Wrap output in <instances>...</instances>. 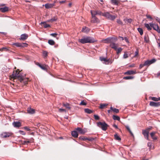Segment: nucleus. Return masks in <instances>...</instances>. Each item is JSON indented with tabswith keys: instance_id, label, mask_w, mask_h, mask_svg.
Wrapping results in <instances>:
<instances>
[{
	"instance_id": "473e14b6",
	"label": "nucleus",
	"mask_w": 160,
	"mask_h": 160,
	"mask_svg": "<svg viewBox=\"0 0 160 160\" xmlns=\"http://www.w3.org/2000/svg\"><path fill=\"white\" fill-rule=\"evenodd\" d=\"M124 21L126 23H131L132 22V19L130 18H126L124 20Z\"/></svg>"
},
{
	"instance_id": "5701e85b",
	"label": "nucleus",
	"mask_w": 160,
	"mask_h": 160,
	"mask_svg": "<svg viewBox=\"0 0 160 160\" xmlns=\"http://www.w3.org/2000/svg\"><path fill=\"white\" fill-rule=\"evenodd\" d=\"M156 133V132H151L150 133V135H151V138H152L154 140H156L157 139V138L155 136V134Z\"/></svg>"
},
{
	"instance_id": "79ce46f5",
	"label": "nucleus",
	"mask_w": 160,
	"mask_h": 160,
	"mask_svg": "<svg viewBox=\"0 0 160 160\" xmlns=\"http://www.w3.org/2000/svg\"><path fill=\"white\" fill-rule=\"evenodd\" d=\"M113 119L114 120H117L118 121H119L120 120V118L119 117L117 116L113 115Z\"/></svg>"
},
{
	"instance_id": "49530a36",
	"label": "nucleus",
	"mask_w": 160,
	"mask_h": 160,
	"mask_svg": "<svg viewBox=\"0 0 160 160\" xmlns=\"http://www.w3.org/2000/svg\"><path fill=\"white\" fill-rule=\"evenodd\" d=\"M144 63V65H145V66L149 65H150L151 64L149 60L146 61H145Z\"/></svg>"
},
{
	"instance_id": "aec40b11",
	"label": "nucleus",
	"mask_w": 160,
	"mask_h": 160,
	"mask_svg": "<svg viewBox=\"0 0 160 160\" xmlns=\"http://www.w3.org/2000/svg\"><path fill=\"white\" fill-rule=\"evenodd\" d=\"M8 8L7 7H5L0 8V11L2 12H8Z\"/></svg>"
},
{
	"instance_id": "72a5a7b5",
	"label": "nucleus",
	"mask_w": 160,
	"mask_h": 160,
	"mask_svg": "<svg viewBox=\"0 0 160 160\" xmlns=\"http://www.w3.org/2000/svg\"><path fill=\"white\" fill-rule=\"evenodd\" d=\"M114 137L115 139L118 140L120 141L121 140V138L119 137V136L117 134H116L114 135Z\"/></svg>"
},
{
	"instance_id": "680f3d73",
	"label": "nucleus",
	"mask_w": 160,
	"mask_h": 160,
	"mask_svg": "<svg viewBox=\"0 0 160 160\" xmlns=\"http://www.w3.org/2000/svg\"><path fill=\"white\" fill-rule=\"evenodd\" d=\"M145 66V65H144V63L143 64H140L139 67V69H141L143 67H144Z\"/></svg>"
},
{
	"instance_id": "bf43d9fd",
	"label": "nucleus",
	"mask_w": 160,
	"mask_h": 160,
	"mask_svg": "<svg viewBox=\"0 0 160 160\" xmlns=\"http://www.w3.org/2000/svg\"><path fill=\"white\" fill-rule=\"evenodd\" d=\"M80 105H86V103L85 102L83 101H82L80 103Z\"/></svg>"
},
{
	"instance_id": "a18cd8bd",
	"label": "nucleus",
	"mask_w": 160,
	"mask_h": 160,
	"mask_svg": "<svg viewBox=\"0 0 160 160\" xmlns=\"http://www.w3.org/2000/svg\"><path fill=\"white\" fill-rule=\"evenodd\" d=\"M122 50V49L121 48H119L118 49L117 48V50H116L117 51V54H119L120 53Z\"/></svg>"
},
{
	"instance_id": "6e6d98bb",
	"label": "nucleus",
	"mask_w": 160,
	"mask_h": 160,
	"mask_svg": "<svg viewBox=\"0 0 160 160\" xmlns=\"http://www.w3.org/2000/svg\"><path fill=\"white\" fill-rule=\"evenodd\" d=\"M50 35L53 37H56L57 35H58V34L57 33H53L50 34Z\"/></svg>"
},
{
	"instance_id": "c9c22d12",
	"label": "nucleus",
	"mask_w": 160,
	"mask_h": 160,
	"mask_svg": "<svg viewBox=\"0 0 160 160\" xmlns=\"http://www.w3.org/2000/svg\"><path fill=\"white\" fill-rule=\"evenodd\" d=\"M134 78V77L132 76L124 77L123 79L125 80L132 79Z\"/></svg>"
},
{
	"instance_id": "7c9ffc66",
	"label": "nucleus",
	"mask_w": 160,
	"mask_h": 160,
	"mask_svg": "<svg viewBox=\"0 0 160 160\" xmlns=\"http://www.w3.org/2000/svg\"><path fill=\"white\" fill-rule=\"evenodd\" d=\"M110 108L111 110L116 113H118L119 112V110L118 109L116 108H113L112 107H111Z\"/></svg>"
},
{
	"instance_id": "a19ab883",
	"label": "nucleus",
	"mask_w": 160,
	"mask_h": 160,
	"mask_svg": "<svg viewBox=\"0 0 160 160\" xmlns=\"http://www.w3.org/2000/svg\"><path fill=\"white\" fill-rule=\"evenodd\" d=\"M149 99H151L152 100L155 101H158V98H157L155 97H149Z\"/></svg>"
},
{
	"instance_id": "2eb2a0df",
	"label": "nucleus",
	"mask_w": 160,
	"mask_h": 160,
	"mask_svg": "<svg viewBox=\"0 0 160 160\" xmlns=\"http://www.w3.org/2000/svg\"><path fill=\"white\" fill-rule=\"evenodd\" d=\"M90 31V29L86 27H83L81 31L82 32L87 33Z\"/></svg>"
},
{
	"instance_id": "f257e3e1",
	"label": "nucleus",
	"mask_w": 160,
	"mask_h": 160,
	"mask_svg": "<svg viewBox=\"0 0 160 160\" xmlns=\"http://www.w3.org/2000/svg\"><path fill=\"white\" fill-rule=\"evenodd\" d=\"M20 71L18 69L15 71H14L13 73L10 76L11 78L14 79H18L20 82L23 83L25 85L28 83V78L24 79L22 76L19 75Z\"/></svg>"
},
{
	"instance_id": "ddd939ff",
	"label": "nucleus",
	"mask_w": 160,
	"mask_h": 160,
	"mask_svg": "<svg viewBox=\"0 0 160 160\" xmlns=\"http://www.w3.org/2000/svg\"><path fill=\"white\" fill-rule=\"evenodd\" d=\"M14 127L16 128H18L21 126V123L18 122H14L12 123Z\"/></svg>"
},
{
	"instance_id": "9b49d317",
	"label": "nucleus",
	"mask_w": 160,
	"mask_h": 160,
	"mask_svg": "<svg viewBox=\"0 0 160 160\" xmlns=\"http://www.w3.org/2000/svg\"><path fill=\"white\" fill-rule=\"evenodd\" d=\"M114 40L115 39H113L112 42L110 43V47L115 50H117V45L114 42Z\"/></svg>"
},
{
	"instance_id": "f8f14e48",
	"label": "nucleus",
	"mask_w": 160,
	"mask_h": 160,
	"mask_svg": "<svg viewBox=\"0 0 160 160\" xmlns=\"http://www.w3.org/2000/svg\"><path fill=\"white\" fill-rule=\"evenodd\" d=\"M113 39H115L112 38H109L103 40L102 42L106 43H110L112 42Z\"/></svg>"
},
{
	"instance_id": "1a4fd4ad",
	"label": "nucleus",
	"mask_w": 160,
	"mask_h": 160,
	"mask_svg": "<svg viewBox=\"0 0 160 160\" xmlns=\"http://www.w3.org/2000/svg\"><path fill=\"white\" fill-rule=\"evenodd\" d=\"M149 105L152 107H158L160 106V102H150L149 103Z\"/></svg>"
},
{
	"instance_id": "37998d69",
	"label": "nucleus",
	"mask_w": 160,
	"mask_h": 160,
	"mask_svg": "<svg viewBox=\"0 0 160 160\" xmlns=\"http://www.w3.org/2000/svg\"><path fill=\"white\" fill-rule=\"evenodd\" d=\"M125 127H126V128H127V130L129 132V133H130L131 135L132 136H133V134L132 132V131H131V130H130V128L129 127V126H125Z\"/></svg>"
},
{
	"instance_id": "4d7b16f0",
	"label": "nucleus",
	"mask_w": 160,
	"mask_h": 160,
	"mask_svg": "<svg viewBox=\"0 0 160 160\" xmlns=\"http://www.w3.org/2000/svg\"><path fill=\"white\" fill-rule=\"evenodd\" d=\"M59 111L60 112H66V111L65 109L60 108V109H59Z\"/></svg>"
},
{
	"instance_id": "a211bd4d",
	"label": "nucleus",
	"mask_w": 160,
	"mask_h": 160,
	"mask_svg": "<svg viewBox=\"0 0 160 160\" xmlns=\"http://www.w3.org/2000/svg\"><path fill=\"white\" fill-rule=\"evenodd\" d=\"M137 73L136 71L128 70L124 73L125 75H132L134 74Z\"/></svg>"
},
{
	"instance_id": "20e7f679",
	"label": "nucleus",
	"mask_w": 160,
	"mask_h": 160,
	"mask_svg": "<svg viewBox=\"0 0 160 160\" xmlns=\"http://www.w3.org/2000/svg\"><path fill=\"white\" fill-rule=\"evenodd\" d=\"M97 125L98 127L101 128L104 131H106L108 127V125L105 122H98L97 123Z\"/></svg>"
},
{
	"instance_id": "603ef678",
	"label": "nucleus",
	"mask_w": 160,
	"mask_h": 160,
	"mask_svg": "<svg viewBox=\"0 0 160 160\" xmlns=\"http://www.w3.org/2000/svg\"><path fill=\"white\" fill-rule=\"evenodd\" d=\"M149 61H150L151 64H152L155 62L156 61V60L155 59L153 58Z\"/></svg>"
},
{
	"instance_id": "412c9836",
	"label": "nucleus",
	"mask_w": 160,
	"mask_h": 160,
	"mask_svg": "<svg viewBox=\"0 0 160 160\" xmlns=\"http://www.w3.org/2000/svg\"><path fill=\"white\" fill-rule=\"evenodd\" d=\"M28 37V35L26 34H23L21 35L20 39L25 40Z\"/></svg>"
},
{
	"instance_id": "ea45409f",
	"label": "nucleus",
	"mask_w": 160,
	"mask_h": 160,
	"mask_svg": "<svg viewBox=\"0 0 160 160\" xmlns=\"http://www.w3.org/2000/svg\"><path fill=\"white\" fill-rule=\"evenodd\" d=\"M91 14L92 15V17L95 16L97 15L96 11H91Z\"/></svg>"
},
{
	"instance_id": "39448f33",
	"label": "nucleus",
	"mask_w": 160,
	"mask_h": 160,
	"mask_svg": "<svg viewBox=\"0 0 160 160\" xmlns=\"http://www.w3.org/2000/svg\"><path fill=\"white\" fill-rule=\"evenodd\" d=\"M100 60L101 61L103 62V63L105 64H111L113 61V60H112L110 59H107L105 58L102 57L100 58Z\"/></svg>"
},
{
	"instance_id": "4be33fe9",
	"label": "nucleus",
	"mask_w": 160,
	"mask_h": 160,
	"mask_svg": "<svg viewBox=\"0 0 160 160\" xmlns=\"http://www.w3.org/2000/svg\"><path fill=\"white\" fill-rule=\"evenodd\" d=\"M111 2L112 4L116 5H118L120 4V1L119 0H111Z\"/></svg>"
},
{
	"instance_id": "de8ad7c7",
	"label": "nucleus",
	"mask_w": 160,
	"mask_h": 160,
	"mask_svg": "<svg viewBox=\"0 0 160 160\" xmlns=\"http://www.w3.org/2000/svg\"><path fill=\"white\" fill-rule=\"evenodd\" d=\"M51 19V21H52V22L54 21H57L58 19V18H57V17L56 16V17H54L52 18V19Z\"/></svg>"
},
{
	"instance_id": "b1692460",
	"label": "nucleus",
	"mask_w": 160,
	"mask_h": 160,
	"mask_svg": "<svg viewBox=\"0 0 160 160\" xmlns=\"http://www.w3.org/2000/svg\"><path fill=\"white\" fill-rule=\"evenodd\" d=\"M38 66H39L43 70H46L47 69V66L46 65H41L40 63H38Z\"/></svg>"
},
{
	"instance_id": "cd10ccee",
	"label": "nucleus",
	"mask_w": 160,
	"mask_h": 160,
	"mask_svg": "<svg viewBox=\"0 0 160 160\" xmlns=\"http://www.w3.org/2000/svg\"><path fill=\"white\" fill-rule=\"evenodd\" d=\"M41 24H43V26L45 28H46L48 27H50V26L49 24H47L46 23V22H41Z\"/></svg>"
},
{
	"instance_id": "c85d7f7f",
	"label": "nucleus",
	"mask_w": 160,
	"mask_h": 160,
	"mask_svg": "<svg viewBox=\"0 0 160 160\" xmlns=\"http://www.w3.org/2000/svg\"><path fill=\"white\" fill-rule=\"evenodd\" d=\"M63 106L67 108L68 110H70L71 107L70 106V105L67 103L63 104Z\"/></svg>"
},
{
	"instance_id": "e433bc0d",
	"label": "nucleus",
	"mask_w": 160,
	"mask_h": 160,
	"mask_svg": "<svg viewBox=\"0 0 160 160\" xmlns=\"http://www.w3.org/2000/svg\"><path fill=\"white\" fill-rule=\"evenodd\" d=\"M84 111L85 112L88 114H90L92 112V111L91 110L88 108L85 109Z\"/></svg>"
},
{
	"instance_id": "7ed1b4c3",
	"label": "nucleus",
	"mask_w": 160,
	"mask_h": 160,
	"mask_svg": "<svg viewBox=\"0 0 160 160\" xmlns=\"http://www.w3.org/2000/svg\"><path fill=\"white\" fill-rule=\"evenodd\" d=\"M13 133L11 132H3L0 134V137L2 138H7L12 137Z\"/></svg>"
},
{
	"instance_id": "c756f323",
	"label": "nucleus",
	"mask_w": 160,
	"mask_h": 160,
	"mask_svg": "<svg viewBox=\"0 0 160 160\" xmlns=\"http://www.w3.org/2000/svg\"><path fill=\"white\" fill-rule=\"evenodd\" d=\"M108 105V104H100L99 108L100 109H102L105 108Z\"/></svg>"
},
{
	"instance_id": "774afa93",
	"label": "nucleus",
	"mask_w": 160,
	"mask_h": 160,
	"mask_svg": "<svg viewBox=\"0 0 160 160\" xmlns=\"http://www.w3.org/2000/svg\"><path fill=\"white\" fill-rule=\"evenodd\" d=\"M151 144H152L151 142H148V147L150 148L151 147Z\"/></svg>"
},
{
	"instance_id": "a878e982",
	"label": "nucleus",
	"mask_w": 160,
	"mask_h": 160,
	"mask_svg": "<svg viewBox=\"0 0 160 160\" xmlns=\"http://www.w3.org/2000/svg\"><path fill=\"white\" fill-rule=\"evenodd\" d=\"M144 41L146 43H148L149 42V38L148 35L146 34L144 37Z\"/></svg>"
},
{
	"instance_id": "13d9d810",
	"label": "nucleus",
	"mask_w": 160,
	"mask_h": 160,
	"mask_svg": "<svg viewBox=\"0 0 160 160\" xmlns=\"http://www.w3.org/2000/svg\"><path fill=\"white\" fill-rule=\"evenodd\" d=\"M80 138L83 140H84V141H85L87 140H88V138H86L85 137H81V138Z\"/></svg>"
},
{
	"instance_id": "052dcab7",
	"label": "nucleus",
	"mask_w": 160,
	"mask_h": 160,
	"mask_svg": "<svg viewBox=\"0 0 160 160\" xmlns=\"http://www.w3.org/2000/svg\"><path fill=\"white\" fill-rule=\"evenodd\" d=\"M97 12V14H98L99 15H102V13L101 11H96Z\"/></svg>"
},
{
	"instance_id": "f3484780",
	"label": "nucleus",
	"mask_w": 160,
	"mask_h": 160,
	"mask_svg": "<svg viewBox=\"0 0 160 160\" xmlns=\"http://www.w3.org/2000/svg\"><path fill=\"white\" fill-rule=\"evenodd\" d=\"M28 113L30 114H33L35 113V110L32 108L31 107H28L27 109Z\"/></svg>"
},
{
	"instance_id": "dca6fc26",
	"label": "nucleus",
	"mask_w": 160,
	"mask_h": 160,
	"mask_svg": "<svg viewBox=\"0 0 160 160\" xmlns=\"http://www.w3.org/2000/svg\"><path fill=\"white\" fill-rule=\"evenodd\" d=\"M76 130L78 131L81 134H84L86 132V131L80 128H78L76 129Z\"/></svg>"
},
{
	"instance_id": "6e6552de",
	"label": "nucleus",
	"mask_w": 160,
	"mask_h": 160,
	"mask_svg": "<svg viewBox=\"0 0 160 160\" xmlns=\"http://www.w3.org/2000/svg\"><path fill=\"white\" fill-rule=\"evenodd\" d=\"M150 26L155 30L158 33L160 32V30L158 24H153L152 23H150Z\"/></svg>"
},
{
	"instance_id": "3c124183",
	"label": "nucleus",
	"mask_w": 160,
	"mask_h": 160,
	"mask_svg": "<svg viewBox=\"0 0 160 160\" xmlns=\"http://www.w3.org/2000/svg\"><path fill=\"white\" fill-rule=\"evenodd\" d=\"M128 55L127 52H125L123 55V58H126L128 57Z\"/></svg>"
},
{
	"instance_id": "4c0bfd02",
	"label": "nucleus",
	"mask_w": 160,
	"mask_h": 160,
	"mask_svg": "<svg viewBox=\"0 0 160 160\" xmlns=\"http://www.w3.org/2000/svg\"><path fill=\"white\" fill-rule=\"evenodd\" d=\"M27 144L28 143H30L33 142V139L32 138H31L30 139H27L26 140Z\"/></svg>"
},
{
	"instance_id": "423d86ee",
	"label": "nucleus",
	"mask_w": 160,
	"mask_h": 160,
	"mask_svg": "<svg viewBox=\"0 0 160 160\" xmlns=\"http://www.w3.org/2000/svg\"><path fill=\"white\" fill-rule=\"evenodd\" d=\"M102 15L112 20H114L116 18V17L115 16L110 14L108 12L102 13Z\"/></svg>"
},
{
	"instance_id": "864d4df0",
	"label": "nucleus",
	"mask_w": 160,
	"mask_h": 160,
	"mask_svg": "<svg viewBox=\"0 0 160 160\" xmlns=\"http://www.w3.org/2000/svg\"><path fill=\"white\" fill-rule=\"evenodd\" d=\"M94 118L96 120H98L99 119V117L97 115H94Z\"/></svg>"
},
{
	"instance_id": "5fc2aeb1",
	"label": "nucleus",
	"mask_w": 160,
	"mask_h": 160,
	"mask_svg": "<svg viewBox=\"0 0 160 160\" xmlns=\"http://www.w3.org/2000/svg\"><path fill=\"white\" fill-rule=\"evenodd\" d=\"M24 128L27 131H31V129L30 128H28L27 127H24Z\"/></svg>"
},
{
	"instance_id": "393cba45",
	"label": "nucleus",
	"mask_w": 160,
	"mask_h": 160,
	"mask_svg": "<svg viewBox=\"0 0 160 160\" xmlns=\"http://www.w3.org/2000/svg\"><path fill=\"white\" fill-rule=\"evenodd\" d=\"M72 136L74 138H77L78 136V132L76 131H72Z\"/></svg>"
},
{
	"instance_id": "6ab92c4d",
	"label": "nucleus",
	"mask_w": 160,
	"mask_h": 160,
	"mask_svg": "<svg viewBox=\"0 0 160 160\" xmlns=\"http://www.w3.org/2000/svg\"><path fill=\"white\" fill-rule=\"evenodd\" d=\"M142 134L144 135V136L145 138L147 139H148V134L149 133L148 131H146L145 130H142Z\"/></svg>"
},
{
	"instance_id": "c03bdc74",
	"label": "nucleus",
	"mask_w": 160,
	"mask_h": 160,
	"mask_svg": "<svg viewBox=\"0 0 160 160\" xmlns=\"http://www.w3.org/2000/svg\"><path fill=\"white\" fill-rule=\"evenodd\" d=\"M48 52L46 51L43 52V55L44 58H46L48 56Z\"/></svg>"
},
{
	"instance_id": "69168bd1",
	"label": "nucleus",
	"mask_w": 160,
	"mask_h": 160,
	"mask_svg": "<svg viewBox=\"0 0 160 160\" xmlns=\"http://www.w3.org/2000/svg\"><path fill=\"white\" fill-rule=\"evenodd\" d=\"M124 40L127 42L128 43H129V41L128 40V38L127 37L124 38Z\"/></svg>"
},
{
	"instance_id": "4468645a",
	"label": "nucleus",
	"mask_w": 160,
	"mask_h": 160,
	"mask_svg": "<svg viewBox=\"0 0 160 160\" xmlns=\"http://www.w3.org/2000/svg\"><path fill=\"white\" fill-rule=\"evenodd\" d=\"M91 22L92 23H98L99 22V20L95 16L92 17Z\"/></svg>"
},
{
	"instance_id": "8fccbe9b",
	"label": "nucleus",
	"mask_w": 160,
	"mask_h": 160,
	"mask_svg": "<svg viewBox=\"0 0 160 160\" xmlns=\"http://www.w3.org/2000/svg\"><path fill=\"white\" fill-rule=\"evenodd\" d=\"M152 127H150L148 128H146L145 130L147 131H148V132H149V131L152 130Z\"/></svg>"
},
{
	"instance_id": "f03ea898",
	"label": "nucleus",
	"mask_w": 160,
	"mask_h": 160,
	"mask_svg": "<svg viewBox=\"0 0 160 160\" xmlns=\"http://www.w3.org/2000/svg\"><path fill=\"white\" fill-rule=\"evenodd\" d=\"M78 41L82 44L92 43L96 42L93 38L90 37H83L81 39H78Z\"/></svg>"
},
{
	"instance_id": "9d476101",
	"label": "nucleus",
	"mask_w": 160,
	"mask_h": 160,
	"mask_svg": "<svg viewBox=\"0 0 160 160\" xmlns=\"http://www.w3.org/2000/svg\"><path fill=\"white\" fill-rule=\"evenodd\" d=\"M43 6H44L45 8L46 9H49V8H52L54 6H55V3H48L47 4H46L44 5H43Z\"/></svg>"
},
{
	"instance_id": "0eeeda50",
	"label": "nucleus",
	"mask_w": 160,
	"mask_h": 160,
	"mask_svg": "<svg viewBox=\"0 0 160 160\" xmlns=\"http://www.w3.org/2000/svg\"><path fill=\"white\" fill-rule=\"evenodd\" d=\"M12 45V46H15L17 47H20L21 48H23L24 47H26L27 46L28 44L25 43H13Z\"/></svg>"
},
{
	"instance_id": "f704fd0d",
	"label": "nucleus",
	"mask_w": 160,
	"mask_h": 160,
	"mask_svg": "<svg viewBox=\"0 0 160 160\" xmlns=\"http://www.w3.org/2000/svg\"><path fill=\"white\" fill-rule=\"evenodd\" d=\"M10 48L9 47H3V48H1L2 51H9Z\"/></svg>"
},
{
	"instance_id": "bb28decb",
	"label": "nucleus",
	"mask_w": 160,
	"mask_h": 160,
	"mask_svg": "<svg viewBox=\"0 0 160 160\" xmlns=\"http://www.w3.org/2000/svg\"><path fill=\"white\" fill-rule=\"evenodd\" d=\"M144 25L145 27L147 28L148 30L150 31L152 30V27H151L150 24H149L148 23H145Z\"/></svg>"
},
{
	"instance_id": "09e8293b",
	"label": "nucleus",
	"mask_w": 160,
	"mask_h": 160,
	"mask_svg": "<svg viewBox=\"0 0 160 160\" xmlns=\"http://www.w3.org/2000/svg\"><path fill=\"white\" fill-rule=\"evenodd\" d=\"M117 23L120 25H122L123 24V23L119 19H117Z\"/></svg>"
},
{
	"instance_id": "58836bf2",
	"label": "nucleus",
	"mask_w": 160,
	"mask_h": 160,
	"mask_svg": "<svg viewBox=\"0 0 160 160\" xmlns=\"http://www.w3.org/2000/svg\"><path fill=\"white\" fill-rule=\"evenodd\" d=\"M138 30L139 32L140 35H142L143 34V31L142 29L141 28H138Z\"/></svg>"
},
{
	"instance_id": "2f4dec72",
	"label": "nucleus",
	"mask_w": 160,
	"mask_h": 160,
	"mask_svg": "<svg viewBox=\"0 0 160 160\" xmlns=\"http://www.w3.org/2000/svg\"><path fill=\"white\" fill-rule=\"evenodd\" d=\"M48 42L49 44L51 45H53L55 44V42L52 39L49 40Z\"/></svg>"
},
{
	"instance_id": "e2e57ef3",
	"label": "nucleus",
	"mask_w": 160,
	"mask_h": 160,
	"mask_svg": "<svg viewBox=\"0 0 160 160\" xmlns=\"http://www.w3.org/2000/svg\"><path fill=\"white\" fill-rule=\"evenodd\" d=\"M19 132H20V133L22 135H25V133L24 132L20 130L19 131Z\"/></svg>"
},
{
	"instance_id": "338daca9",
	"label": "nucleus",
	"mask_w": 160,
	"mask_h": 160,
	"mask_svg": "<svg viewBox=\"0 0 160 160\" xmlns=\"http://www.w3.org/2000/svg\"><path fill=\"white\" fill-rule=\"evenodd\" d=\"M94 139L93 138H88V140L89 141H92L93 140H94Z\"/></svg>"
},
{
	"instance_id": "0e129e2a",
	"label": "nucleus",
	"mask_w": 160,
	"mask_h": 160,
	"mask_svg": "<svg viewBox=\"0 0 160 160\" xmlns=\"http://www.w3.org/2000/svg\"><path fill=\"white\" fill-rule=\"evenodd\" d=\"M157 42L158 43V47H159V48H160V39H158V40H157Z\"/></svg>"
}]
</instances>
